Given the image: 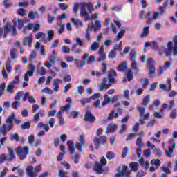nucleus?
<instances>
[{
  "instance_id": "obj_1",
  "label": "nucleus",
  "mask_w": 177,
  "mask_h": 177,
  "mask_svg": "<svg viewBox=\"0 0 177 177\" xmlns=\"http://www.w3.org/2000/svg\"><path fill=\"white\" fill-rule=\"evenodd\" d=\"M15 120V114L12 113L11 115L8 116L6 120L7 124H3L0 128V133L3 136H6L7 132H10L13 129V121Z\"/></svg>"
},
{
  "instance_id": "obj_2",
  "label": "nucleus",
  "mask_w": 177,
  "mask_h": 177,
  "mask_svg": "<svg viewBox=\"0 0 177 177\" xmlns=\"http://www.w3.org/2000/svg\"><path fill=\"white\" fill-rule=\"evenodd\" d=\"M16 153L20 160H24L30 154V147H23L21 146L18 147V148L16 150Z\"/></svg>"
},
{
  "instance_id": "obj_3",
  "label": "nucleus",
  "mask_w": 177,
  "mask_h": 177,
  "mask_svg": "<svg viewBox=\"0 0 177 177\" xmlns=\"http://www.w3.org/2000/svg\"><path fill=\"white\" fill-rule=\"evenodd\" d=\"M176 148V144H175V141L174 140V139L169 140V151L167 149H165L167 157L171 158V156H173Z\"/></svg>"
},
{
  "instance_id": "obj_4",
  "label": "nucleus",
  "mask_w": 177,
  "mask_h": 177,
  "mask_svg": "<svg viewBox=\"0 0 177 177\" xmlns=\"http://www.w3.org/2000/svg\"><path fill=\"white\" fill-rule=\"evenodd\" d=\"M167 47L169 50H173L174 57L177 56V35L174 37L173 43L169 41L167 44Z\"/></svg>"
},
{
  "instance_id": "obj_5",
  "label": "nucleus",
  "mask_w": 177,
  "mask_h": 177,
  "mask_svg": "<svg viewBox=\"0 0 177 177\" xmlns=\"http://www.w3.org/2000/svg\"><path fill=\"white\" fill-rule=\"evenodd\" d=\"M19 80H20V75L15 76V80L7 85L6 91L8 93H13V88H15L16 85H19Z\"/></svg>"
},
{
  "instance_id": "obj_6",
  "label": "nucleus",
  "mask_w": 177,
  "mask_h": 177,
  "mask_svg": "<svg viewBox=\"0 0 177 177\" xmlns=\"http://www.w3.org/2000/svg\"><path fill=\"white\" fill-rule=\"evenodd\" d=\"M147 68L149 70V75L150 77H153L156 73V62L153 58H149L147 63Z\"/></svg>"
},
{
  "instance_id": "obj_7",
  "label": "nucleus",
  "mask_w": 177,
  "mask_h": 177,
  "mask_svg": "<svg viewBox=\"0 0 177 177\" xmlns=\"http://www.w3.org/2000/svg\"><path fill=\"white\" fill-rule=\"evenodd\" d=\"M93 142L95 143L97 150H99L100 149V145H106L107 143V138L104 136L100 138L94 137Z\"/></svg>"
},
{
  "instance_id": "obj_8",
  "label": "nucleus",
  "mask_w": 177,
  "mask_h": 177,
  "mask_svg": "<svg viewBox=\"0 0 177 177\" xmlns=\"http://www.w3.org/2000/svg\"><path fill=\"white\" fill-rule=\"evenodd\" d=\"M100 27H102V22L100 21H96L95 23L91 22V24H88L86 30L92 31V29L93 28L94 32H97Z\"/></svg>"
},
{
  "instance_id": "obj_9",
  "label": "nucleus",
  "mask_w": 177,
  "mask_h": 177,
  "mask_svg": "<svg viewBox=\"0 0 177 177\" xmlns=\"http://www.w3.org/2000/svg\"><path fill=\"white\" fill-rule=\"evenodd\" d=\"M79 5L81 6L80 16L85 17L86 20H91V15L88 13V10H86V7H85L84 3L81 2Z\"/></svg>"
},
{
  "instance_id": "obj_10",
  "label": "nucleus",
  "mask_w": 177,
  "mask_h": 177,
  "mask_svg": "<svg viewBox=\"0 0 177 177\" xmlns=\"http://www.w3.org/2000/svg\"><path fill=\"white\" fill-rule=\"evenodd\" d=\"M158 50L160 56H162V54L165 53L167 57H171L172 54L174 55V50L168 49V47L166 48L164 46H162Z\"/></svg>"
},
{
  "instance_id": "obj_11",
  "label": "nucleus",
  "mask_w": 177,
  "mask_h": 177,
  "mask_svg": "<svg viewBox=\"0 0 177 177\" xmlns=\"http://www.w3.org/2000/svg\"><path fill=\"white\" fill-rule=\"evenodd\" d=\"M34 71H35V66L32 64H30L28 70L24 75V81L28 82V77H32Z\"/></svg>"
},
{
  "instance_id": "obj_12",
  "label": "nucleus",
  "mask_w": 177,
  "mask_h": 177,
  "mask_svg": "<svg viewBox=\"0 0 177 177\" xmlns=\"http://www.w3.org/2000/svg\"><path fill=\"white\" fill-rule=\"evenodd\" d=\"M9 31H12V35L16 37V27L12 25V22H9L4 28V32L6 34L9 32Z\"/></svg>"
},
{
  "instance_id": "obj_13",
  "label": "nucleus",
  "mask_w": 177,
  "mask_h": 177,
  "mask_svg": "<svg viewBox=\"0 0 177 177\" xmlns=\"http://www.w3.org/2000/svg\"><path fill=\"white\" fill-rule=\"evenodd\" d=\"M24 102H27V100L29 102V103H31L32 104H34L37 102V100L34 98L32 95H30V93L26 92L23 97Z\"/></svg>"
},
{
  "instance_id": "obj_14",
  "label": "nucleus",
  "mask_w": 177,
  "mask_h": 177,
  "mask_svg": "<svg viewBox=\"0 0 177 177\" xmlns=\"http://www.w3.org/2000/svg\"><path fill=\"white\" fill-rule=\"evenodd\" d=\"M26 174L28 177H37V173L34 171V167L32 165H29L26 168Z\"/></svg>"
},
{
  "instance_id": "obj_15",
  "label": "nucleus",
  "mask_w": 177,
  "mask_h": 177,
  "mask_svg": "<svg viewBox=\"0 0 177 177\" xmlns=\"http://www.w3.org/2000/svg\"><path fill=\"white\" fill-rule=\"evenodd\" d=\"M138 111L140 112V117L143 118V120H149V118L150 117V113H147L145 115V113H146V108L143 106H138Z\"/></svg>"
},
{
  "instance_id": "obj_16",
  "label": "nucleus",
  "mask_w": 177,
  "mask_h": 177,
  "mask_svg": "<svg viewBox=\"0 0 177 177\" xmlns=\"http://www.w3.org/2000/svg\"><path fill=\"white\" fill-rule=\"evenodd\" d=\"M84 121H87L88 122H95V121H96V118L93 114L88 111L84 115Z\"/></svg>"
},
{
  "instance_id": "obj_17",
  "label": "nucleus",
  "mask_w": 177,
  "mask_h": 177,
  "mask_svg": "<svg viewBox=\"0 0 177 177\" xmlns=\"http://www.w3.org/2000/svg\"><path fill=\"white\" fill-rule=\"evenodd\" d=\"M68 149H69L71 154H74L75 153V144L72 140H68L67 141Z\"/></svg>"
},
{
  "instance_id": "obj_18",
  "label": "nucleus",
  "mask_w": 177,
  "mask_h": 177,
  "mask_svg": "<svg viewBox=\"0 0 177 177\" xmlns=\"http://www.w3.org/2000/svg\"><path fill=\"white\" fill-rule=\"evenodd\" d=\"M32 43V35H30L24 38L22 41V45H24V46H26V45H28V46H31Z\"/></svg>"
},
{
  "instance_id": "obj_19",
  "label": "nucleus",
  "mask_w": 177,
  "mask_h": 177,
  "mask_svg": "<svg viewBox=\"0 0 177 177\" xmlns=\"http://www.w3.org/2000/svg\"><path fill=\"white\" fill-rule=\"evenodd\" d=\"M8 161H13L15 160V151L12 147H8V156H7Z\"/></svg>"
},
{
  "instance_id": "obj_20",
  "label": "nucleus",
  "mask_w": 177,
  "mask_h": 177,
  "mask_svg": "<svg viewBox=\"0 0 177 177\" xmlns=\"http://www.w3.org/2000/svg\"><path fill=\"white\" fill-rule=\"evenodd\" d=\"M60 84H62V80H60V79L53 80V85H54L53 91L54 92H58L59 85H60Z\"/></svg>"
},
{
  "instance_id": "obj_21",
  "label": "nucleus",
  "mask_w": 177,
  "mask_h": 177,
  "mask_svg": "<svg viewBox=\"0 0 177 177\" xmlns=\"http://www.w3.org/2000/svg\"><path fill=\"white\" fill-rule=\"evenodd\" d=\"M117 128H118L117 125L113 123H110L106 128V133L109 134V132L110 133L114 132V131H115Z\"/></svg>"
},
{
  "instance_id": "obj_22",
  "label": "nucleus",
  "mask_w": 177,
  "mask_h": 177,
  "mask_svg": "<svg viewBox=\"0 0 177 177\" xmlns=\"http://www.w3.org/2000/svg\"><path fill=\"white\" fill-rule=\"evenodd\" d=\"M103 165L102 163L97 162L95 163L94 169L97 174H103Z\"/></svg>"
},
{
  "instance_id": "obj_23",
  "label": "nucleus",
  "mask_w": 177,
  "mask_h": 177,
  "mask_svg": "<svg viewBox=\"0 0 177 177\" xmlns=\"http://www.w3.org/2000/svg\"><path fill=\"white\" fill-rule=\"evenodd\" d=\"M106 70H107V64L103 63L102 71L97 72L96 77H102L103 74H106Z\"/></svg>"
},
{
  "instance_id": "obj_24",
  "label": "nucleus",
  "mask_w": 177,
  "mask_h": 177,
  "mask_svg": "<svg viewBox=\"0 0 177 177\" xmlns=\"http://www.w3.org/2000/svg\"><path fill=\"white\" fill-rule=\"evenodd\" d=\"M138 162L142 167H145V168H149V167H150V162H145L143 157L139 159Z\"/></svg>"
},
{
  "instance_id": "obj_25",
  "label": "nucleus",
  "mask_w": 177,
  "mask_h": 177,
  "mask_svg": "<svg viewBox=\"0 0 177 177\" xmlns=\"http://www.w3.org/2000/svg\"><path fill=\"white\" fill-rule=\"evenodd\" d=\"M63 113L62 112L57 113V118L58 119V122L59 125H64V119L63 118Z\"/></svg>"
},
{
  "instance_id": "obj_26",
  "label": "nucleus",
  "mask_w": 177,
  "mask_h": 177,
  "mask_svg": "<svg viewBox=\"0 0 177 177\" xmlns=\"http://www.w3.org/2000/svg\"><path fill=\"white\" fill-rule=\"evenodd\" d=\"M117 117H118V113H115V110H112L107 118V120L110 121V120H113V118H117Z\"/></svg>"
},
{
  "instance_id": "obj_27",
  "label": "nucleus",
  "mask_w": 177,
  "mask_h": 177,
  "mask_svg": "<svg viewBox=\"0 0 177 177\" xmlns=\"http://www.w3.org/2000/svg\"><path fill=\"white\" fill-rule=\"evenodd\" d=\"M104 100L102 102V106L104 107V106H107V104H110L111 103V98L107 95H104Z\"/></svg>"
},
{
  "instance_id": "obj_28",
  "label": "nucleus",
  "mask_w": 177,
  "mask_h": 177,
  "mask_svg": "<svg viewBox=\"0 0 177 177\" xmlns=\"http://www.w3.org/2000/svg\"><path fill=\"white\" fill-rule=\"evenodd\" d=\"M149 35V26H145L143 28V30L140 34L141 38H146Z\"/></svg>"
},
{
  "instance_id": "obj_29",
  "label": "nucleus",
  "mask_w": 177,
  "mask_h": 177,
  "mask_svg": "<svg viewBox=\"0 0 177 177\" xmlns=\"http://www.w3.org/2000/svg\"><path fill=\"white\" fill-rule=\"evenodd\" d=\"M99 46H100V44L99 43L93 42L90 46V50H91V52H96V50H97V48H99Z\"/></svg>"
},
{
  "instance_id": "obj_30",
  "label": "nucleus",
  "mask_w": 177,
  "mask_h": 177,
  "mask_svg": "<svg viewBox=\"0 0 177 177\" xmlns=\"http://www.w3.org/2000/svg\"><path fill=\"white\" fill-rule=\"evenodd\" d=\"M151 165H155L156 169L161 165V160L160 159H153L151 161Z\"/></svg>"
},
{
  "instance_id": "obj_31",
  "label": "nucleus",
  "mask_w": 177,
  "mask_h": 177,
  "mask_svg": "<svg viewBox=\"0 0 177 177\" xmlns=\"http://www.w3.org/2000/svg\"><path fill=\"white\" fill-rule=\"evenodd\" d=\"M129 168L131 169V171H133L134 172L138 171V168L139 167V163L138 162H131L129 165Z\"/></svg>"
},
{
  "instance_id": "obj_32",
  "label": "nucleus",
  "mask_w": 177,
  "mask_h": 177,
  "mask_svg": "<svg viewBox=\"0 0 177 177\" xmlns=\"http://www.w3.org/2000/svg\"><path fill=\"white\" fill-rule=\"evenodd\" d=\"M70 109H71V104H67L66 105L62 106L58 113H62V114H63V111H68Z\"/></svg>"
},
{
  "instance_id": "obj_33",
  "label": "nucleus",
  "mask_w": 177,
  "mask_h": 177,
  "mask_svg": "<svg viewBox=\"0 0 177 177\" xmlns=\"http://www.w3.org/2000/svg\"><path fill=\"white\" fill-rule=\"evenodd\" d=\"M12 172H15V171H17V174L19 177H23V169H20L19 167H14L11 169Z\"/></svg>"
},
{
  "instance_id": "obj_34",
  "label": "nucleus",
  "mask_w": 177,
  "mask_h": 177,
  "mask_svg": "<svg viewBox=\"0 0 177 177\" xmlns=\"http://www.w3.org/2000/svg\"><path fill=\"white\" fill-rule=\"evenodd\" d=\"M30 127H31V122H25L24 124L21 125V129H22V131H24V129H30Z\"/></svg>"
},
{
  "instance_id": "obj_35",
  "label": "nucleus",
  "mask_w": 177,
  "mask_h": 177,
  "mask_svg": "<svg viewBox=\"0 0 177 177\" xmlns=\"http://www.w3.org/2000/svg\"><path fill=\"white\" fill-rule=\"evenodd\" d=\"M127 62H123L120 65H119V67H118V71H127Z\"/></svg>"
},
{
  "instance_id": "obj_36",
  "label": "nucleus",
  "mask_w": 177,
  "mask_h": 177,
  "mask_svg": "<svg viewBox=\"0 0 177 177\" xmlns=\"http://www.w3.org/2000/svg\"><path fill=\"white\" fill-rule=\"evenodd\" d=\"M149 104H150V95H147L142 100V105L149 106Z\"/></svg>"
},
{
  "instance_id": "obj_37",
  "label": "nucleus",
  "mask_w": 177,
  "mask_h": 177,
  "mask_svg": "<svg viewBox=\"0 0 177 177\" xmlns=\"http://www.w3.org/2000/svg\"><path fill=\"white\" fill-rule=\"evenodd\" d=\"M10 140L11 142H13V140H15V142H20V138L19 137V134H17V133H15L11 135Z\"/></svg>"
},
{
  "instance_id": "obj_38",
  "label": "nucleus",
  "mask_w": 177,
  "mask_h": 177,
  "mask_svg": "<svg viewBox=\"0 0 177 177\" xmlns=\"http://www.w3.org/2000/svg\"><path fill=\"white\" fill-rule=\"evenodd\" d=\"M127 169H128V167H127L125 165H123L122 167V171H120V172H121L122 175H124V176L125 175H127V174L129 175V174H131V171H127Z\"/></svg>"
},
{
  "instance_id": "obj_39",
  "label": "nucleus",
  "mask_w": 177,
  "mask_h": 177,
  "mask_svg": "<svg viewBox=\"0 0 177 177\" xmlns=\"http://www.w3.org/2000/svg\"><path fill=\"white\" fill-rule=\"evenodd\" d=\"M141 84H142V88H146L149 85V80L147 78L141 79L140 80Z\"/></svg>"
},
{
  "instance_id": "obj_40",
  "label": "nucleus",
  "mask_w": 177,
  "mask_h": 177,
  "mask_svg": "<svg viewBox=\"0 0 177 177\" xmlns=\"http://www.w3.org/2000/svg\"><path fill=\"white\" fill-rule=\"evenodd\" d=\"M114 77H117V72L115 70L111 69L108 71V78H114Z\"/></svg>"
},
{
  "instance_id": "obj_41",
  "label": "nucleus",
  "mask_w": 177,
  "mask_h": 177,
  "mask_svg": "<svg viewBox=\"0 0 177 177\" xmlns=\"http://www.w3.org/2000/svg\"><path fill=\"white\" fill-rule=\"evenodd\" d=\"M10 57L13 60H16L17 59V57H16V49L15 48H12L10 50Z\"/></svg>"
},
{
  "instance_id": "obj_42",
  "label": "nucleus",
  "mask_w": 177,
  "mask_h": 177,
  "mask_svg": "<svg viewBox=\"0 0 177 177\" xmlns=\"http://www.w3.org/2000/svg\"><path fill=\"white\" fill-rule=\"evenodd\" d=\"M68 172L64 171L63 170H59L58 171V177H68Z\"/></svg>"
},
{
  "instance_id": "obj_43",
  "label": "nucleus",
  "mask_w": 177,
  "mask_h": 177,
  "mask_svg": "<svg viewBox=\"0 0 177 177\" xmlns=\"http://www.w3.org/2000/svg\"><path fill=\"white\" fill-rule=\"evenodd\" d=\"M115 158V153L114 152L110 151L106 153V158L108 160H113V158Z\"/></svg>"
},
{
  "instance_id": "obj_44",
  "label": "nucleus",
  "mask_w": 177,
  "mask_h": 177,
  "mask_svg": "<svg viewBox=\"0 0 177 177\" xmlns=\"http://www.w3.org/2000/svg\"><path fill=\"white\" fill-rule=\"evenodd\" d=\"M127 79L128 81H132L133 79V72L131 70H129L127 75Z\"/></svg>"
},
{
  "instance_id": "obj_45",
  "label": "nucleus",
  "mask_w": 177,
  "mask_h": 177,
  "mask_svg": "<svg viewBox=\"0 0 177 177\" xmlns=\"http://www.w3.org/2000/svg\"><path fill=\"white\" fill-rule=\"evenodd\" d=\"M129 56L132 62L136 61L135 59L136 58V51L131 50L130 51Z\"/></svg>"
},
{
  "instance_id": "obj_46",
  "label": "nucleus",
  "mask_w": 177,
  "mask_h": 177,
  "mask_svg": "<svg viewBox=\"0 0 177 177\" xmlns=\"http://www.w3.org/2000/svg\"><path fill=\"white\" fill-rule=\"evenodd\" d=\"M128 153H129V147H125L122 153V158H125L128 156Z\"/></svg>"
},
{
  "instance_id": "obj_47",
  "label": "nucleus",
  "mask_w": 177,
  "mask_h": 177,
  "mask_svg": "<svg viewBox=\"0 0 177 177\" xmlns=\"http://www.w3.org/2000/svg\"><path fill=\"white\" fill-rule=\"evenodd\" d=\"M115 50H117V48H114L113 50L109 52V56L110 59H115L117 57Z\"/></svg>"
},
{
  "instance_id": "obj_48",
  "label": "nucleus",
  "mask_w": 177,
  "mask_h": 177,
  "mask_svg": "<svg viewBox=\"0 0 177 177\" xmlns=\"http://www.w3.org/2000/svg\"><path fill=\"white\" fill-rule=\"evenodd\" d=\"M136 145L137 146H145V144L143 143V139H142L141 137H138L136 141Z\"/></svg>"
},
{
  "instance_id": "obj_49",
  "label": "nucleus",
  "mask_w": 177,
  "mask_h": 177,
  "mask_svg": "<svg viewBox=\"0 0 177 177\" xmlns=\"http://www.w3.org/2000/svg\"><path fill=\"white\" fill-rule=\"evenodd\" d=\"M53 35H55V32L53 30H48V41H52V38L53 37Z\"/></svg>"
},
{
  "instance_id": "obj_50",
  "label": "nucleus",
  "mask_w": 177,
  "mask_h": 177,
  "mask_svg": "<svg viewBox=\"0 0 177 177\" xmlns=\"http://www.w3.org/2000/svg\"><path fill=\"white\" fill-rule=\"evenodd\" d=\"M144 157H150V156H151V149H147L146 150L144 151V153H143Z\"/></svg>"
},
{
  "instance_id": "obj_51",
  "label": "nucleus",
  "mask_w": 177,
  "mask_h": 177,
  "mask_svg": "<svg viewBox=\"0 0 177 177\" xmlns=\"http://www.w3.org/2000/svg\"><path fill=\"white\" fill-rule=\"evenodd\" d=\"M151 48L153 50H158V44L156 43V41H151Z\"/></svg>"
},
{
  "instance_id": "obj_52",
  "label": "nucleus",
  "mask_w": 177,
  "mask_h": 177,
  "mask_svg": "<svg viewBox=\"0 0 177 177\" xmlns=\"http://www.w3.org/2000/svg\"><path fill=\"white\" fill-rule=\"evenodd\" d=\"M34 59H37V53L35 51H32L29 57V60L32 62H34Z\"/></svg>"
},
{
  "instance_id": "obj_53",
  "label": "nucleus",
  "mask_w": 177,
  "mask_h": 177,
  "mask_svg": "<svg viewBox=\"0 0 177 177\" xmlns=\"http://www.w3.org/2000/svg\"><path fill=\"white\" fill-rule=\"evenodd\" d=\"M8 161V156L5 154L0 155V164H2L3 162H5V161Z\"/></svg>"
},
{
  "instance_id": "obj_54",
  "label": "nucleus",
  "mask_w": 177,
  "mask_h": 177,
  "mask_svg": "<svg viewBox=\"0 0 177 177\" xmlns=\"http://www.w3.org/2000/svg\"><path fill=\"white\" fill-rule=\"evenodd\" d=\"M72 22L76 26H81L82 24V21L75 18H72Z\"/></svg>"
},
{
  "instance_id": "obj_55",
  "label": "nucleus",
  "mask_w": 177,
  "mask_h": 177,
  "mask_svg": "<svg viewBox=\"0 0 177 177\" xmlns=\"http://www.w3.org/2000/svg\"><path fill=\"white\" fill-rule=\"evenodd\" d=\"M107 56L106 55V53H103L102 54H100V59H98V62H103L104 60H106Z\"/></svg>"
},
{
  "instance_id": "obj_56",
  "label": "nucleus",
  "mask_w": 177,
  "mask_h": 177,
  "mask_svg": "<svg viewBox=\"0 0 177 177\" xmlns=\"http://www.w3.org/2000/svg\"><path fill=\"white\" fill-rule=\"evenodd\" d=\"M124 34H125V30H121L117 35L116 38L118 39H121L122 37H124Z\"/></svg>"
},
{
  "instance_id": "obj_57",
  "label": "nucleus",
  "mask_w": 177,
  "mask_h": 177,
  "mask_svg": "<svg viewBox=\"0 0 177 177\" xmlns=\"http://www.w3.org/2000/svg\"><path fill=\"white\" fill-rule=\"evenodd\" d=\"M62 50L63 53H65V54L70 53V48L67 47V46H63L62 47Z\"/></svg>"
},
{
  "instance_id": "obj_58",
  "label": "nucleus",
  "mask_w": 177,
  "mask_h": 177,
  "mask_svg": "<svg viewBox=\"0 0 177 177\" xmlns=\"http://www.w3.org/2000/svg\"><path fill=\"white\" fill-rule=\"evenodd\" d=\"M153 117L155 118H164V114L160 113V112H154Z\"/></svg>"
},
{
  "instance_id": "obj_59",
  "label": "nucleus",
  "mask_w": 177,
  "mask_h": 177,
  "mask_svg": "<svg viewBox=\"0 0 177 177\" xmlns=\"http://www.w3.org/2000/svg\"><path fill=\"white\" fill-rule=\"evenodd\" d=\"M28 140L29 145H34V140H35L34 136L30 135L28 137Z\"/></svg>"
},
{
  "instance_id": "obj_60",
  "label": "nucleus",
  "mask_w": 177,
  "mask_h": 177,
  "mask_svg": "<svg viewBox=\"0 0 177 177\" xmlns=\"http://www.w3.org/2000/svg\"><path fill=\"white\" fill-rule=\"evenodd\" d=\"M18 15H19V16H27V13L26 12V10H24L23 8H19L18 10Z\"/></svg>"
},
{
  "instance_id": "obj_61",
  "label": "nucleus",
  "mask_w": 177,
  "mask_h": 177,
  "mask_svg": "<svg viewBox=\"0 0 177 177\" xmlns=\"http://www.w3.org/2000/svg\"><path fill=\"white\" fill-rule=\"evenodd\" d=\"M45 33L44 32H38L36 35H35V38L36 39H39V38H41V39H44V38H45Z\"/></svg>"
},
{
  "instance_id": "obj_62",
  "label": "nucleus",
  "mask_w": 177,
  "mask_h": 177,
  "mask_svg": "<svg viewBox=\"0 0 177 177\" xmlns=\"http://www.w3.org/2000/svg\"><path fill=\"white\" fill-rule=\"evenodd\" d=\"M160 169L165 173V174H171V170L169 169V167H161Z\"/></svg>"
},
{
  "instance_id": "obj_63",
  "label": "nucleus",
  "mask_w": 177,
  "mask_h": 177,
  "mask_svg": "<svg viewBox=\"0 0 177 177\" xmlns=\"http://www.w3.org/2000/svg\"><path fill=\"white\" fill-rule=\"evenodd\" d=\"M3 6H4V8H10V6H12V5L9 3V0H3Z\"/></svg>"
},
{
  "instance_id": "obj_64",
  "label": "nucleus",
  "mask_w": 177,
  "mask_h": 177,
  "mask_svg": "<svg viewBox=\"0 0 177 177\" xmlns=\"http://www.w3.org/2000/svg\"><path fill=\"white\" fill-rule=\"evenodd\" d=\"M106 84H107V77H104L100 85L99 86V89H100V88H103Z\"/></svg>"
}]
</instances>
